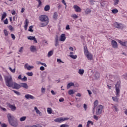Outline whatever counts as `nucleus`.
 <instances>
[{
    "label": "nucleus",
    "mask_w": 127,
    "mask_h": 127,
    "mask_svg": "<svg viewBox=\"0 0 127 127\" xmlns=\"http://www.w3.org/2000/svg\"><path fill=\"white\" fill-rule=\"evenodd\" d=\"M115 88L116 96L112 97V99L114 102L119 103V98L118 97H120V94H121V83L119 81L117 82V84L115 85Z\"/></svg>",
    "instance_id": "1"
},
{
    "label": "nucleus",
    "mask_w": 127,
    "mask_h": 127,
    "mask_svg": "<svg viewBox=\"0 0 127 127\" xmlns=\"http://www.w3.org/2000/svg\"><path fill=\"white\" fill-rule=\"evenodd\" d=\"M39 19L40 21L44 22L40 24L41 27H44V26H46V25H47L49 22L48 17L45 15L40 16Z\"/></svg>",
    "instance_id": "2"
},
{
    "label": "nucleus",
    "mask_w": 127,
    "mask_h": 127,
    "mask_svg": "<svg viewBox=\"0 0 127 127\" xmlns=\"http://www.w3.org/2000/svg\"><path fill=\"white\" fill-rule=\"evenodd\" d=\"M8 121L11 126L12 127H17V120L16 119L14 118V117L10 114H8L7 115Z\"/></svg>",
    "instance_id": "3"
},
{
    "label": "nucleus",
    "mask_w": 127,
    "mask_h": 127,
    "mask_svg": "<svg viewBox=\"0 0 127 127\" xmlns=\"http://www.w3.org/2000/svg\"><path fill=\"white\" fill-rule=\"evenodd\" d=\"M5 81L7 87L10 88L13 85V80H12V77L10 75H8L5 77Z\"/></svg>",
    "instance_id": "4"
},
{
    "label": "nucleus",
    "mask_w": 127,
    "mask_h": 127,
    "mask_svg": "<svg viewBox=\"0 0 127 127\" xmlns=\"http://www.w3.org/2000/svg\"><path fill=\"white\" fill-rule=\"evenodd\" d=\"M84 52L85 56L88 60H93V55H92V54L89 53L87 46L84 47Z\"/></svg>",
    "instance_id": "5"
},
{
    "label": "nucleus",
    "mask_w": 127,
    "mask_h": 127,
    "mask_svg": "<svg viewBox=\"0 0 127 127\" xmlns=\"http://www.w3.org/2000/svg\"><path fill=\"white\" fill-rule=\"evenodd\" d=\"M103 109H104L103 105H98L96 109V115H97V116H100V115L103 113Z\"/></svg>",
    "instance_id": "6"
},
{
    "label": "nucleus",
    "mask_w": 127,
    "mask_h": 127,
    "mask_svg": "<svg viewBox=\"0 0 127 127\" xmlns=\"http://www.w3.org/2000/svg\"><path fill=\"white\" fill-rule=\"evenodd\" d=\"M69 118H57L54 120V122L56 123H63V122H64V121H68Z\"/></svg>",
    "instance_id": "7"
},
{
    "label": "nucleus",
    "mask_w": 127,
    "mask_h": 127,
    "mask_svg": "<svg viewBox=\"0 0 127 127\" xmlns=\"http://www.w3.org/2000/svg\"><path fill=\"white\" fill-rule=\"evenodd\" d=\"M13 89H16V90H18L20 88V84H18L15 82H13V85L11 86Z\"/></svg>",
    "instance_id": "8"
},
{
    "label": "nucleus",
    "mask_w": 127,
    "mask_h": 127,
    "mask_svg": "<svg viewBox=\"0 0 127 127\" xmlns=\"http://www.w3.org/2000/svg\"><path fill=\"white\" fill-rule=\"evenodd\" d=\"M7 106H8V108H9L10 109L11 111H12V112H14V111H15L16 110V107H15V106H14V105H12L10 104V103H8Z\"/></svg>",
    "instance_id": "9"
},
{
    "label": "nucleus",
    "mask_w": 127,
    "mask_h": 127,
    "mask_svg": "<svg viewBox=\"0 0 127 127\" xmlns=\"http://www.w3.org/2000/svg\"><path fill=\"white\" fill-rule=\"evenodd\" d=\"M73 8L75 9L76 12H81V11L82 10L81 8L77 5H74L73 6Z\"/></svg>",
    "instance_id": "10"
},
{
    "label": "nucleus",
    "mask_w": 127,
    "mask_h": 127,
    "mask_svg": "<svg viewBox=\"0 0 127 127\" xmlns=\"http://www.w3.org/2000/svg\"><path fill=\"white\" fill-rule=\"evenodd\" d=\"M114 27L116 28H122L123 24L119 23L118 22H115L114 24Z\"/></svg>",
    "instance_id": "11"
},
{
    "label": "nucleus",
    "mask_w": 127,
    "mask_h": 127,
    "mask_svg": "<svg viewBox=\"0 0 127 127\" xmlns=\"http://www.w3.org/2000/svg\"><path fill=\"white\" fill-rule=\"evenodd\" d=\"M111 45L113 48H118V43L115 40H112L111 42Z\"/></svg>",
    "instance_id": "12"
},
{
    "label": "nucleus",
    "mask_w": 127,
    "mask_h": 127,
    "mask_svg": "<svg viewBox=\"0 0 127 127\" xmlns=\"http://www.w3.org/2000/svg\"><path fill=\"white\" fill-rule=\"evenodd\" d=\"M25 98L26 99H27L28 100L29 99H31V100H34V99H35V97H34V96H33L30 94H26L25 95Z\"/></svg>",
    "instance_id": "13"
},
{
    "label": "nucleus",
    "mask_w": 127,
    "mask_h": 127,
    "mask_svg": "<svg viewBox=\"0 0 127 127\" xmlns=\"http://www.w3.org/2000/svg\"><path fill=\"white\" fill-rule=\"evenodd\" d=\"M66 40V35L65 34H62L60 39V41H65Z\"/></svg>",
    "instance_id": "14"
},
{
    "label": "nucleus",
    "mask_w": 127,
    "mask_h": 127,
    "mask_svg": "<svg viewBox=\"0 0 127 127\" xmlns=\"http://www.w3.org/2000/svg\"><path fill=\"white\" fill-rule=\"evenodd\" d=\"M24 88V89H28V86L27 85V84L26 83H21L20 84V88Z\"/></svg>",
    "instance_id": "15"
},
{
    "label": "nucleus",
    "mask_w": 127,
    "mask_h": 127,
    "mask_svg": "<svg viewBox=\"0 0 127 127\" xmlns=\"http://www.w3.org/2000/svg\"><path fill=\"white\" fill-rule=\"evenodd\" d=\"M24 68L28 70H30L31 69H33V66H30L28 65V64H26L24 65Z\"/></svg>",
    "instance_id": "16"
},
{
    "label": "nucleus",
    "mask_w": 127,
    "mask_h": 127,
    "mask_svg": "<svg viewBox=\"0 0 127 127\" xmlns=\"http://www.w3.org/2000/svg\"><path fill=\"white\" fill-rule=\"evenodd\" d=\"M55 45L56 47L59 45V40H58V36H57V37L55 38Z\"/></svg>",
    "instance_id": "17"
},
{
    "label": "nucleus",
    "mask_w": 127,
    "mask_h": 127,
    "mask_svg": "<svg viewBox=\"0 0 127 127\" xmlns=\"http://www.w3.org/2000/svg\"><path fill=\"white\" fill-rule=\"evenodd\" d=\"M118 42L120 43V44L122 45V46H125V47H127V41L123 42L121 40H119Z\"/></svg>",
    "instance_id": "18"
},
{
    "label": "nucleus",
    "mask_w": 127,
    "mask_h": 127,
    "mask_svg": "<svg viewBox=\"0 0 127 127\" xmlns=\"http://www.w3.org/2000/svg\"><path fill=\"white\" fill-rule=\"evenodd\" d=\"M34 110L36 111V114L39 115V116H42V113H41V112L39 111V110H38V109H37V107H35L34 108Z\"/></svg>",
    "instance_id": "19"
},
{
    "label": "nucleus",
    "mask_w": 127,
    "mask_h": 127,
    "mask_svg": "<svg viewBox=\"0 0 127 127\" xmlns=\"http://www.w3.org/2000/svg\"><path fill=\"white\" fill-rule=\"evenodd\" d=\"M91 12L92 10L89 8H86L84 11L85 14H89V13H91Z\"/></svg>",
    "instance_id": "20"
},
{
    "label": "nucleus",
    "mask_w": 127,
    "mask_h": 127,
    "mask_svg": "<svg viewBox=\"0 0 127 127\" xmlns=\"http://www.w3.org/2000/svg\"><path fill=\"white\" fill-rule=\"evenodd\" d=\"M28 23H29V22H28V20L27 19H26L25 20V25L24 26L25 30H27V27L28 26Z\"/></svg>",
    "instance_id": "21"
},
{
    "label": "nucleus",
    "mask_w": 127,
    "mask_h": 127,
    "mask_svg": "<svg viewBox=\"0 0 127 127\" xmlns=\"http://www.w3.org/2000/svg\"><path fill=\"white\" fill-rule=\"evenodd\" d=\"M90 125L91 126H94V122L91 121H88L87 123L86 127H90Z\"/></svg>",
    "instance_id": "22"
},
{
    "label": "nucleus",
    "mask_w": 127,
    "mask_h": 127,
    "mask_svg": "<svg viewBox=\"0 0 127 127\" xmlns=\"http://www.w3.org/2000/svg\"><path fill=\"white\" fill-rule=\"evenodd\" d=\"M30 50L32 52H34V51H36V47L34 46H31L30 47Z\"/></svg>",
    "instance_id": "23"
},
{
    "label": "nucleus",
    "mask_w": 127,
    "mask_h": 127,
    "mask_svg": "<svg viewBox=\"0 0 127 127\" xmlns=\"http://www.w3.org/2000/svg\"><path fill=\"white\" fill-rule=\"evenodd\" d=\"M50 9V6L49 5H47L45 6L44 10L45 11H48Z\"/></svg>",
    "instance_id": "24"
},
{
    "label": "nucleus",
    "mask_w": 127,
    "mask_h": 127,
    "mask_svg": "<svg viewBox=\"0 0 127 127\" xmlns=\"http://www.w3.org/2000/svg\"><path fill=\"white\" fill-rule=\"evenodd\" d=\"M99 104V101L98 100H96L94 102V108H97V106Z\"/></svg>",
    "instance_id": "25"
},
{
    "label": "nucleus",
    "mask_w": 127,
    "mask_h": 127,
    "mask_svg": "<svg viewBox=\"0 0 127 127\" xmlns=\"http://www.w3.org/2000/svg\"><path fill=\"white\" fill-rule=\"evenodd\" d=\"M57 17H58V14L55 12L54 13L53 18L56 20V19H57Z\"/></svg>",
    "instance_id": "26"
},
{
    "label": "nucleus",
    "mask_w": 127,
    "mask_h": 127,
    "mask_svg": "<svg viewBox=\"0 0 127 127\" xmlns=\"http://www.w3.org/2000/svg\"><path fill=\"white\" fill-rule=\"evenodd\" d=\"M5 17H6V13L3 12V13L2 14L1 20L2 21V20L5 18Z\"/></svg>",
    "instance_id": "27"
},
{
    "label": "nucleus",
    "mask_w": 127,
    "mask_h": 127,
    "mask_svg": "<svg viewBox=\"0 0 127 127\" xmlns=\"http://www.w3.org/2000/svg\"><path fill=\"white\" fill-rule=\"evenodd\" d=\"M112 12L114 13V14H116L119 12V10H118V9H113L112 10Z\"/></svg>",
    "instance_id": "28"
},
{
    "label": "nucleus",
    "mask_w": 127,
    "mask_h": 127,
    "mask_svg": "<svg viewBox=\"0 0 127 127\" xmlns=\"http://www.w3.org/2000/svg\"><path fill=\"white\" fill-rule=\"evenodd\" d=\"M47 113L49 115H51L52 114V109L50 108H47Z\"/></svg>",
    "instance_id": "29"
},
{
    "label": "nucleus",
    "mask_w": 127,
    "mask_h": 127,
    "mask_svg": "<svg viewBox=\"0 0 127 127\" xmlns=\"http://www.w3.org/2000/svg\"><path fill=\"white\" fill-rule=\"evenodd\" d=\"M53 55V51H51L48 53V57H51Z\"/></svg>",
    "instance_id": "30"
},
{
    "label": "nucleus",
    "mask_w": 127,
    "mask_h": 127,
    "mask_svg": "<svg viewBox=\"0 0 127 127\" xmlns=\"http://www.w3.org/2000/svg\"><path fill=\"white\" fill-rule=\"evenodd\" d=\"M84 69H79L78 70V74H80V75H83L84 74Z\"/></svg>",
    "instance_id": "31"
},
{
    "label": "nucleus",
    "mask_w": 127,
    "mask_h": 127,
    "mask_svg": "<svg viewBox=\"0 0 127 127\" xmlns=\"http://www.w3.org/2000/svg\"><path fill=\"white\" fill-rule=\"evenodd\" d=\"M72 86H74L73 83L70 82V83H68V84L67 85V89H69V88H70V87H72Z\"/></svg>",
    "instance_id": "32"
},
{
    "label": "nucleus",
    "mask_w": 127,
    "mask_h": 127,
    "mask_svg": "<svg viewBox=\"0 0 127 127\" xmlns=\"http://www.w3.org/2000/svg\"><path fill=\"white\" fill-rule=\"evenodd\" d=\"M26 120V117L24 116L20 118V122H24V121H25Z\"/></svg>",
    "instance_id": "33"
},
{
    "label": "nucleus",
    "mask_w": 127,
    "mask_h": 127,
    "mask_svg": "<svg viewBox=\"0 0 127 127\" xmlns=\"http://www.w3.org/2000/svg\"><path fill=\"white\" fill-rule=\"evenodd\" d=\"M71 17L74 18V19H76L78 17V15H77L76 14H74L71 15Z\"/></svg>",
    "instance_id": "34"
},
{
    "label": "nucleus",
    "mask_w": 127,
    "mask_h": 127,
    "mask_svg": "<svg viewBox=\"0 0 127 127\" xmlns=\"http://www.w3.org/2000/svg\"><path fill=\"white\" fill-rule=\"evenodd\" d=\"M9 69L12 73H15V68H14L13 69L11 68V67H9Z\"/></svg>",
    "instance_id": "35"
},
{
    "label": "nucleus",
    "mask_w": 127,
    "mask_h": 127,
    "mask_svg": "<svg viewBox=\"0 0 127 127\" xmlns=\"http://www.w3.org/2000/svg\"><path fill=\"white\" fill-rule=\"evenodd\" d=\"M120 0H114V5H117L119 4Z\"/></svg>",
    "instance_id": "36"
},
{
    "label": "nucleus",
    "mask_w": 127,
    "mask_h": 127,
    "mask_svg": "<svg viewBox=\"0 0 127 127\" xmlns=\"http://www.w3.org/2000/svg\"><path fill=\"white\" fill-rule=\"evenodd\" d=\"M95 77L96 78V79H98V78H99L100 77V73L98 72H96L95 74Z\"/></svg>",
    "instance_id": "37"
},
{
    "label": "nucleus",
    "mask_w": 127,
    "mask_h": 127,
    "mask_svg": "<svg viewBox=\"0 0 127 127\" xmlns=\"http://www.w3.org/2000/svg\"><path fill=\"white\" fill-rule=\"evenodd\" d=\"M35 37L30 36L28 37V39L29 40H33V39L35 38Z\"/></svg>",
    "instance_id": "38"
},
{
    "label": "nucleus",
    "mask_w": 127,
    "mask_h": 127,
    "mask_svg": "<svg viewBox=\"0 0 127 127\" xmlns=\"http://www.w3.org/2000/svg\"><path fill=\"white\" fill-rule=\"evenodd\" d=\"M69 57L72 59H76L77 58V55H69Z\"/></svg>",
    "instance_id": "39"
},
{
    "label": "nucleus",
    "mask_w": 127,
    "mask_h": 127,
    "mask_svg": "<svg viewBox=\"0 0 127 127\" xmlns=\"http://www.w3.org/2000/svg\"><path fill=\"white\" fill-rule=\"evenodd\" d=\"M13 92H14V93L15 94H16V95H17L18 96H20V93H19V92L17 91L16 90H12Z\"/></svg>",
    "instance_id": "40"
},
{
    "label": "nucleus",
    "mask_w": 127,
    "mask_h": 127,
    "mask_svg": "<svg viewBox=\"0 0 127 127\" xmlns=\"http://www.w3.org/2000/svg\"><path fill=\"white\" fill-rule=\"evenodd\" d=\"M4 34L5 36H7L8 35V32L6 30H4Z\"/></svg>",
    "instance_id": "41"
},
{
    "label": "nucleus",
    "mask_w": 127,
    "mask_h": 127,
    "mask_svg": "<svg viewBox=\"0 0 127 127\" xmlns=\"http://www.w3.org/2000/svg\"><path fill=\"white\" fill-rule=\"evenodd\" d=\"M4 22V24H8V20L7 18H6L5 20L3 21Z\"/></svg>",
    "instance_id": "42"
},
{
    "label": "nucleus",
    "mask_w": 127,
    "mask_h": 127,
    "mask_svg": "<svg viewBox=\"0 0 127 127\" xmlns=\"http://www.w3.org/2000/svg\"><path fill=\"white\" fill-rule=\"evenodd\" d=\"M32 28H33V26H30L28 31H30V32H33V30L32 29Z\"/></svg>",
    "instance_id": "43"
},
{
    "label": "nucleus",
    "mask_w": 127,
    "mask_h": 127,
    "mask_svg": "<svg viewBox=\"0 0 127 127\" xmlns=\"http://www.w3.org/2000/svg\"><path fill=\"white\" fill-rule=\"evenodd\" d=\"M37 1H38L39 4H38V6H40V5H41V4H42V2H41V0H36Z\"/></svg>",
    "instance_id": "44"
},
{
    "label": "nucleus",
    "mask_w": 127,
    "mask_h": 127,
    "mask_svg": "<svg viewBox=\"0 0 127 127\" xmlns=\"http://www.w3.org/2000/svg\"><path fill=\"white\" fill-rule=\"evenodd\" d=\"M8 28L11 31H12L13 30V27H12L11 25H9L8 27Z\"/></svg>",
    "instance_id": "45"
},
{
    "label": "nucleus",
    "mask_w": 127,
    "mask_h": 127,
    "mask_svg": "<svg viewBox=\"0 0 127 127\" xmlns=\"http://www.w3.org/2000/svg\"><path fill=\"white\" fill-rule=\"evenodd\" d=\"M68 94H69V95H72V94H74V91H73V90H69L68 91Z\"/></svg>",
    "instance_id": "46"
},
{
    "label": "nucleus",
    "mask_w": 127,
    "mask_h": 127,
    "mask_svg": "<svg viewBox=\"0 0 127 127\" xmlns=\"http://www.w3.org/2000/svg\"><path fill=\"white\" fill-rule=\"evenodd\" d=\"M60 127H69V125L67 124H63L61 125Z\"/></svg>",
    "instance_id": "47"
},
{
    "label": "nucleus",
    "mask_w": 127,
    "mask_h": 127,
    "mask_svg": "<svg viewBox=\"0 0 127 127\" xmlns=\"http://www.w3.org/2000/svg\"><path fill=\"white\" fill-rule=\"evenodd\" d=\"M26 74L27 75V76H31L33 75V73L32 72H27Z\"/></svg>",
    "instance_id": "48"
},
{
    "label": "nucleus",
    "mask_w": 127,
    "mask_h": 127,
    "mask_svg": "<svg viewBox=\"0 0 127 127\" xmlns=\"http://www.w3.org/2000/svg\"><path fill=\"white\" fill-rule=\"evenodd\" d=\"M11 38L13 39V40H14L15 39V36L13 34H11Z\"/></svg>",
    "instance_id": "49"
},
{
    "label": "nucleus",
    "mask_w": 127,
    "mask_h": 127,
    "mask_svg": "<svg viewBox=\"0 0 127 127\" xmlns=\"http://www.w3.org/2000/svg\"><path fill=\"white\" fill-rule=\"evenodd\" d=\"M93 118L94 120H96V121H98V120H99V117L96 115H94Z\"/></svg>",
    "instance_id": "50"
},
{
    "label": "nucleus",
    "mask_w": 127,
    "mask_h": 127,
    "mask_svg": "<svg viewBox=\"0 0 127 127\" xmlns=\"http://www.w3.org/2000/svg\"><path fill=\"white\" fill-rule=\"evenodd\" d=\"M0 126L1 127H7V125L5 124H1Z\"/></svg>",
    "instance_id": "51"
},
{
    "label": "nucleus",
    "mask_w": 127,
    "mask_h": 127,
    "mask_svg": "<svg viewBox=\"0 0 127 127\" xmlns=\"http://www.w3.org/2000/svg\"><path fill=\"white\" fill-rule=\"evenodd\" d=\"M40 69L41 71H44L45 70V68H44V66H41L40 67Z\"/></svg>",
    "instance_id": "52"
},
{
    "label": "nucleus",
    "mask_w": 127,
    "mask_h": 127,
    "mask_svg": "<svg viewBox=\"0 0 127 127\" xmlns=\"http://www.w3.org/2000/svg\"><path fill=\"white\" fill-rule=\"evenodd\" d=\"M22 81H27V77L24 76V77L22 78Z\"/></svg>",
    "instance_id": "53"
},
{
    "label": "nucleus",
    "mask_w": 127,
    "mask_h": 127,
    "mask_svg": "<svg viewBox=\"0 0 127 127\" xmlns=\"http://www.w3.org/2000/svg\"><path fill=\"white\" fill-rule=\"evenodd\" d=\"M62 3H64V5H65V8L67 7V5H66V2H65V0H62Z\"/></svg>",
    "instance_id": "54"
},
{
    "label": "nucleus",
    "mask_w": 127,
    "mask_h": 127,
    "mask_svg": "<svg viewBox=\"0 0 127 127\" xmlns=\"http://www.w3.org/2000/svg\"><path fill=\"white\" fill-rule=\"evenodd\" d=\"M59 102H60L61 103L62 102H64V98H60Z\"/></svg>",
    "instance_id": "55"
},
{
    "label": "nucleus",
    "mask_w": 127,
    "mask_h": 127,
    "mask_svg": "<svg viewBox=\"0 0 127 127\" xmlns=\"http://www.w3.org/2000/svg\"><path fill=\"white\" fill-rule=\"evenodd\" d=\"M23 50V47H22L20 48V49L19 50V52H20V53H21V52H22V51Z\"/></svg>",
    "instance_id": "56"
},
{
    "label": "nucleus",
    "mask_w": 127,
    "mask_h": 127,
    "mask_svg": "<svg viewBox=\"0 0 127 127\" xmlns=\"http://www.w3.org/2000/svg\"><path fill=\"white\" fill-rule=\"evenodd\" d=\"M16 13L15 10H13L11 11V14L12 15H15Z\"/></svg>",
    "instance_id": "57"
},
{
    "label": "nucleus",
    "mask_w": 127,
    "mask_h": 127,
    "mask_svg": "<svg viewBox=\"0 0 127 127\" xmlns=\"http://www.w3.org/2000/svg\"><path fill=\"white\" fill-rule=\"evenodd\" d=\"M83 108H84L85 111H87V105L84 104Z\"/></svg>",
    "instance_id": "58"
},
{
    "label": "nucleus",
    "mask_w": 127,
    "mask_h": 127,
    "mask_svg": "<svg viewBox=\"0 0 127 127\" xmlns=\"http://www.w3.org/2000/svg\"><path fill=\"white\" fill-rule=\"evenodd\" d=\"M41 92H42V93H45V88L42 87L41 88Z\"/></svg>",
    "instance_id": "59"
},
{
    "label": "nucleus",
    "mask_w": 127,
    "mask_h": 127,
    "mask_svg": "<svg viewBox=\"0 0 127 127\" xmlns=\"http://www.w3.org/2000/svg\"><path fill=\"white\" fill-rule=\"evenodd\" d=\"M113 108L115 110L116 112H118V108L116 106H113Z\"/></svg>",
    "instance_id": "60"
},
{
    "label": "nucleus",
    "mask_w": 127,
    "mask_h": 127,
    "mask_svg": "<svg viewBox=\"0 0 127 127\" xmlns=\"http://www.w3.org/2000/svg\"><path fill=\"white\" fill-rule=\"evenodd\" d=\"M66 29L67 30H69V29H70V26H69V25H67L66 26Z\"/></svg>",
    "instance_id": "61"
},
{
    "label": "nucleus",
    "mask_w": 127,
    "mask_h": 127,
    "mask_svg": "<svg viewBox=\"0 0 127 127\" xmlns=\"http://www.w3.org/2000/svg\"><path fill=\"white\" fill-rule=\"evenodd\" d=\"M24 10H25V9L24 8H22L21 10V12L22 13H23V12H24Z\"/></svg>",
    "instance_id": "62"
},
{
    "label": "nucleus",
    "mask_w": 127,
    "mask_h": 127,
    "mask_svg": "<svg viewBox=\"0 0 127 127\" xmlns=\"http://www.w3.org/2000/svg\"><path fill=\"white\" fill-rule=\"evenodd\" d=\"M18 78L19 79V80H22V78H21V74H20L18 77Z\"/></svg>",
    "instance_id": "63"
},
{
    "label": "nucleus",
    "mask_w": 127,
    "mask_h": 127,
    "mask_svg": "<svg viewBox=\"0 0 127 127\" xmlns=\"http://www.w3.org/2000/svg\"><path fill=\"white\" fill-rule=\"evenodd\" d=\"M51 93L52 95H56V93L53 90L51 91Z\"/></svg>",
    "instance_id": "64"
}]
</instances>
